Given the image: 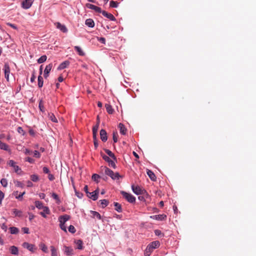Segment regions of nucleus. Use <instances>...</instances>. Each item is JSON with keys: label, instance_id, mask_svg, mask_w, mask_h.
Segmentation results:
<instances>
[{"label": "nucleus", "instance_id": "nucleus-1", "mask_svg": "<svg viewBox=\"0 0 256 256\" xmlns=\"http://www.w3.org/2000/svg\"><path fill=\"white\" fill-rule=\"evenodd\" d=\"M132 188L133 192L137 195L143 194L144 196L146 197L148 196L146 191L138 186L132 185Z\"/></svg>", "mask_w": 256, "mask_h": 256}, {"label": "nucleus", "instance_id": "nucleus-2", "mask_svg": "<svg viewBox=\"0 0 256 256\" xmlns=\"http://www.w3.org/2000/svg\"><path fill=\"white\" fill-rule=\"evenodd\" d=\"M104 169L106 174L110 176L113 180L118 179L120 177L118 172L114 173L112 170L107 167H104Z\"/></svg>", "mask_w": 256, "mask_h": 256}, {"label": "nucleus", "instance_id": "nucleus-3", "mask_svg": "<svg viewBox=\"0 0 256 256\" xmlns=\"http://www.w3.org/2000/svg\"><path fill=\"white\" fill-rule=\"evenodd\" d=\"M121 194L122 195L124 198L126 200L130 203H134L136 201V198L132 194H128L126 192L122 191Z\"/></svg>", "mask_w": 256, "mask_h": 256}, {"label": "nucleus", "instance_id": "nucleus-4", "mask_svg": "<svg viewBox=\"0 0 256 256\" xmlns=\"http://www.w3.org/2000/svg\"><path fill=\"white\" fill-rule=\"evenodd\" d=\"M103 159L108 163L109 166L112 167L114 168H116V165L114 160H112L109 156L102 154H101Z\"/></svg>", "mask_w": 256, "mask_h": 256}, {"label": "nucleus", "instance_id": "nucleus-5", "mask_svg": "<svg viewBox=\"0 0 256 256\" xmlns=\"http://www.w3.org/2000/svg\"><path fill=\"white\" fill-rule=\"evenodd\" d=\"M22 246L32 252H34V250H36V248L34 244H30L27 242H24L22 244Z\"/></svg>", "mask_w": 256, "mask_h": 256}, {"label": "nucleus", "instance_id": "nucleus-6", "mask_svg": "<svg viewBox=\"0 0 256 256\" xmlns=\"http://www.w3.org/2000/svg\"><path fill=\"white\" fill-rule=\"evenodd\" d=\"M4 76L6 79L7 81H9V75L10 74V68L8 63H5L4 68Z\"/></svg>", "mask_w": 256, "mask_h": 256}, {"label": "nucleus", "instance_id": "nucleus-7", "mask_svg": "<svg viewBox=\"0 0 256 256\" xmlns=\"http://www.w3.org/2000/svg\"><path fill=\"white\" fill-rule=\"evenodd\" d=\"M34 0H24L22 2V8L24 9H28L32 6Z\"/></svg>", "mask_w": 256, "mask_h": 256}, {"label": "nucleus", "instance_id": "nucleus-8", "mask_svg": "<svg viewBox=\"0 0 256 256\" xmlns=\"http://www.w3.org/2000/svg\"><path fill=\"white\" fill-rule=\"evenodd\" d=\"M86 6L88 8L93 10L97 12L101 13L102 12V9L96 6L94 4H86Z\"/></svg>", "mask_w": 256, "mask_h": 256}, {"label": "nucleus", "instance_id": "nucleus-9", "mask_svg": "<svg viewBox=\"0 0 256 256\" xmlns=\"http://www.w3.org/2000/svg\"><path fill=\"white\" fill-rule=\"evenodd\" d=\"M70 218V216L68 214L60 216L58 218L60 224H65V223Z\"/></svg>", "mask_w": 256, "mask_h": 256}, {"label": "nucleus", "instance_id": "nucleus-10", "mask_svg": "<svg viewBox=\"0 0 256 256\" xmlns=\"http://www.w3.org/2000/svg\"><path fill=\"white\" fill-rule=\"evenodd\" d=\"M52 64H49L47 65L45 68V70H44V76L45 78H46L48 76L52 68Z\"/></svg>", "mask_w": 256, "mask_h": 256}, {"label": "nucleus", "instance_id": "nucleus-11", "mask_svg": "<svg viewBox=\"0 0 256 256\" xmlns=\"http://www.w3.org/2000/svg\"><path fill=\"white\" fill-rule=\"evenodd\" d=\"M101 13H102V15L104 16L107 18L111 20L114 21L116 20L114 16L110 13H108V12L104 10H102Z\"/></svg>", "mask_w": 256, "mask_h": 256}, {"label": "nucleus", "instance_id": "nucleus-12", "mask_svg": "<svg viewBox=\"0 0 256 256\" xmlns=\"http://www.w3.org/2000/svg\"><path fill=\"white\" fill-rule=\"evenodd\" d=\"M55 25L56 28L60 29L63 32H68V29L66 26L64 25L61 24L60 22H56L55 24Z\"/></svg>", "mask_w": 256, "mask_h": 256}, {"label": "nucleus", "instance_id": "nucleus-13", "mask_svg": "<svg viewBox=\"0 0 256 256\" xmlns=\"http://www.w3.org/2000/svg\"><path fill=\"white\" fill-rule=\"evenodd\" d=\"M100 136L102 141L106 142L107 140V134L106 131L104 130H101L100 131Z\"/></svg>", "mask_w": 256, "mask_h": 256}, {"label": "nucleus", "instance_id": "nucleus-14", "mask_svg": "<svg viewBox=\"0 0 256 256\" xmlns=\"http://www.w3.org/2000/svg\"><path fill=\"white\" fill-rule=\"evenodd\" d=\"M148 246L154 250L160 246V243L159 241L156 240L150 242Z\"/></svg>", "mask_w": 256, "mask_h": 256}, {"label": "nucleus", "instance_id": "nucleus-15", "mask_svg": "<svg viewBox=\"0 0 256 256\" xmlns=\"http://www.w3.org/2000/svg\"><path fill=\"white\" fill-rule=\"evenodd\" d=\"M70 64V62L68 60H66L62 63H61L58 66V70H63L66 68Z\"/></svg>", "mask_w": 256, "mask_h": 256}, {"label": "nucleus", "instance_id": "nucleus-16", "mask_svg": "<svg viewBox=\"0 0 256 256\" xmlns=\"http://www.w3.org/2000/svg\"><path fill=\"white\" fill-rule=\"evenodd\" d=\"M0 148L6 151L10 152V150L9 148V146L0 140Z\"/></svg>", "mask_w": 256, "mask_h": 256}, {"label": "nucleus", "instance_id": "nucleus-17", "mask_svg": "<svg viewBox=\"0 0 256 256\" xmlns=\"http://www.w3.org/2000/svg\"><path fill=\"white\" fill-rule=\"evenodd\" d=\"M166 216L165 214H158L151 216L150 218L157 220H162L166 218Z\"/></svg>", "mask_w": 256, "mask_h": 256}, {"label": "nucleus", "instance_id": "nucleus-18", "mask_svg": "<svg viewBox=\"0 0 256 256\" xmlns=\"http://www.w3.org/2000/svg\"><path fill=\"white\" fill-rule=\"evenodd\" d=\"M118 128H120V132L122 134H126L127 130L125 128L124 126L122 124L120 123L118 124Z\"/></svg>", "mask_w": 256, "mask_h": 256}, {"label": "nucleus", "instance_id": "nucleus-19", "mask_svg": "<svg viewBox=\"0 0 256 256\" xmlns=\"http://www.w3.org/2000/svg\"><path fill=\"white\" fill-rule=\"evenodd\" d=\"M10 253L12 254L18 255V248L15 246H12L10 248Z\"/></svg>", "mask_w": 256, "mask_h": 256}, {"label": "nucleus", "instance_id": "nucleus-20", "mask_svg": "<svg viewBox=\"0 0 256 256\" xmlns=\"http://www.w3.org/2000/svg\"><path fill=\"white\" fill-rule=\"evenodd\" d=\"M147 174L151 180L155 181L156 180V176L150 170H147Z\"/></svg>", "mask_w": 256, "mask_h": 256}, {"label": "nucleus", "instance_id": "nucleus-21", "mask_svg": "<svg viewBox=\"0 0 256 256\" xmlns=\"http://www.w3.org/2000/svg\"><path fill=\"white\" fill-rule=\"evenodd\" d=\"M43 212H40V214L43 216L44 218H46V215L45 214H50V210L48 208V207L47 206H44V208H43Z\"/></svg>", "mask_w": 256, "mask_h": 256}, {"label": "nucleus", "instance_id": "nucleus-22", "mask_svg": "<svg viewBox=\"0 0 256 256\" xmlns=\"http://www.w3.org/2000/svg\"><path fill=\"white\" fill-rule=\"evenodd\" d=\"M85 24L86 26L90 28H93L94 26V22L91 18L86 20Z\"/></svg>", "mask_w": 256, "mask_h": 256}, {"label": "nucleus", "instance_id": "nucleus-23", "mask_svg": "<svg viewBox=\"0 0 256 256\" xmlns=\"http://www.w3.org/2000/svg\"><path fill=\"white\" fill-rule=\"evenodd\" d=\"M104 151L107 154L108 156L110 157L114 160L116 162V158L115 156L114 153H112L110 150H108V149H105Z\"/></svg>", "mask_w": 256, "mask_h": 256}, {"label": "nucleus", "instance_id": "nucleus-24", "mask_svg": "<svg viewBox=\"0 0 256 256\" xmlns=\"http://www.w3.org/2000/svg\"><path fill=\"white\" fill-rule=\"evenodd\" d=\"M154 250L148 246L144 252L145 256H150Z\"/></svg>", "mask_w": 256, "mask_h": 256}, {"label": "nucleus", "instance_id": "nucleus-25", "mask_svg": "<svg viewBox=\"0 0 256 256\" xmlns=\"http://www.w3.org/2000/svg\"><path fill=\"white\" fill-rule=\"evenodd\" d=\"M64 252L68 256L72 255L73 254V250L72 248L65 246L64 248Z\"/></svg>", "mask_w": 256, "mask_h": 256}, {"label": "nucleus", "instance_id": "nucleus-26", "mask_svg": "<svg viewBox=\"0 0 256 256\" xmlns=\"http://www.w3.org/2000/svg\"><path fill=\"white\" fill-rule=\"evenodd\" d=\"M89 198L92 199L94 200H96L98 199V196L96 194V192L94 193V192H89L87 194Z\"/></svg>", "mask_w": 256, "mask_h": 256}, {"label": "nucleus", "instance_id": "nucleus-27", "mask_svg": "<svg viewBox=\"0 0 256 256\" xmlns=\"http://www.w3.org/2000/svg\"><path fill=\"white\" fill-rule=\"evenodd\" d=\"M105 107H106V112L109 114H112L113 113L114 110H113L112 106L110 104H106Z\"/></svg>", "mask_w": 256, "mask_h": 256}, {"label": "nucleus", "instance_id": "nucleus-28", "mask_svg": "<svg viewBox=\"0 0 256 256\" xmlns=\"http://www.w3.org/2000/svg\"><path fill=\"white\" fill-rule=\"evenodd\" d=\"M114 206H115V210L118 212H122V208L121 205L117 202H114Z\"/></svg>", "mask_w": 256, "mask_h": 256}, {"label": "nucleus", "instance_id": "nucleus-29", "mask_svg": "<svg viewBox=\"0 0 256 256\" xmlns=\"http://www.w3.org/2000/svg\"><path fill=\"white\" fill-rule=\"evenodd\" d=\"M18 191H16L13 192V194L16 196V198L17 199L22 198V196L25 194V192H23L22 193L18 194Z\"/></svg>", "mask_w": 256, "mask_h": 256}, {"label": "nucleus", "instance_id": "nucleus-30", "mask_svg": "<svg viewBox=\"0 0 256 256\" xmlns=\"http://www.w3.org/2000/svg\"><path fill=\"white\" fill-rule=\"evenodd\" d=\"M99 202L100 203L101 206L102 208L106 206L109 203L108 201L106 200H100Z\"/></svg>", "mask_w": 256, "mask_h": 256}, {"label": "nucleus", "instance_id": "nucleus-31", "mask_svg": "<svg viewBox=\"0 0 256 256\" xmlns=\"http://www.w3.org/2000/svg\"><path fill=\"white\" fill-rule=\"evenodd\" d=\"M47 58V56L46 55H43L41 56L38 60V64H42L46 61Z\"/></svg>", "mask_w": 256, "mask_h": 256}, {"label": "nucleus", "instance_id": "nucleus-32", "mask_svg": "<svg viewBox=\"0 0 256 256\" xmlns=\"http://www.w3.org/2000/svg\"><path fill=\"white\" fill-rule=\"evenodd\" d=\"M74 50L78 52L79 55L84 56V53L80 47H79L78 46H74Z\"/></svg>", "mask_w": 256, "mask_h": 256}, {"label": "nucleus", "instance_id": "nucleus-33", "mask_svg": "<svg viewBox=\"0 0 256 256\" xmlns=\"http://www.w3.org/2000/svg\"><path fill=\"white\" fill-rule=\"evenodd\" d=\"M30 178L31 180H32L34 182H37L40 180L38 176L36 174L31 175Z\"/></svg>", "mask_w": 256, "mask_h": 256}, {"label": "nucleus", "instance_id": "nucleus-34", "mask_svg": "<svg viewBox=\"0 0 256 256\" xmlns=\"http://www.w3.org/2000/svg\"><path fill=\"white\" fill-rule=\"evenodd\" d=\"M35 206L38 209H43V208L44 207L43 206L42 203L38 200L35 202Z\"/></svg>", "mask_w": 256, "mask_h": 256}, {"label": "nucleus", "instance_id": "nucleus-35", "mask_svg": "<svg viewBox=\"0 0 256 256\" xmlns=\"http://www.w3.org/2000/svg\"><path fill=\"white\" fill-rule=\"evenodd\" d=\"M13 214L16 216H18L19 217H20L22 216V212L21 210H18L17 209L13 210Z\"/></svg>", "mask_w": 256, "mask_h": 256}, {"label": "nucleus", "instance_id": "nucleus-36", "mask_svg": "<svg viewBox=\"0 0 256 256\" xmlns=\"http://www.w3.org/2000/svg\"><path fill=\"white\" fill-rule=\"evenodd\" d=\"M10 229L11 234H17L19 232L18 228L16 227H10Z\"/></svg>", "mask_w": 256, "mask_h": 256}, {"label": "nucleus", "instance_id": "nucleus-37", "mask_svg": "<svg viewBox=\"0 0 256 256\" xmlns=\"http://www.w3.org/2000/svg\"><path fill=\"white\" fill-rule=\"evenodd\" d=\"M52 256H58V252L56 248L54 246H50Z\"/></svg>", "mask_w": 256, "mask_h": 256}, {"label": "nucleus", "instance_id": "nucleus-38", "mask_svg": "<svg viewBox=\"0 0 256 256\" xmlns=\"http://www.w3.org/2000/svg\"><path fill=\"white\" fill-rule=\"evenodd\" d=\"M48 118L52 122H58V120H57L55 116L53 114H49Z\"/></svg>", "mask_w": 256, "mask_h": 256}, {"label": "nucleus", "instance_id": "nucleus-39", "mask_svg": "<svg viewBox=\"0 0 256 256\" xmlns=\"http://www.w3.org/2000/svg\"><path fill=\"white\" fill-rule=\"evenodd\" d=\"M43 78L41 76H39L38 77V86L39 88H42L43 86Z\"/></svg>", "mask_w": 256, "mask_h": 256}, {"label": "nucleus", "instance_id": "nucleus-40", "mask_svg": "<svg viewBox=\"0 0 256 256\" xmlns=\"http://www.w3.org/2000/svg\"><path fill=\"white\" fill-rule=\"evenodd\" d=\"M90 212L92 214L93 217H96L99 220L101 219V216L98 212L92 210Z\"/></svg>", "mask_w": 256, "mask_h": 256}, {"label": "nucleus", "instance_id": "nucleus-41", "mask_svg": "<svg viewBox=\"0 0 256 256\" xmlns=\"http://www.w3.org/2000/svg\"><path fill=\"white\" fill-rule=\"evenodd\" d=\"M38 107L40 111H44V104L42 99L40 100L39 101Z\"/></svg>", "mask_w": 256, "mask_h": 256}, {"label": "nucleus", "instance_id": "nucleus-42", "mask_svg": "<svg viewBox=\"0 0 256 256\" xmlns=\"http://www.w3.org/2000/svg\"><path fill=\"white\" fill-rule=\"evenodd\" d=\"M118 4L119 3L118 2H115V1H114V0H111L110 2V6L111 8H117L118 6Z\"/></svg>", "mask_w": 256, "mask_h": 256}, {"label": "nucleus", "instance_id": "nucleus-43", "mask_svg": "<svg viewBox=\"0 0 256 256\" xmlns=\"http://www.w3.org/2000/svg\"><path fill=\"white\" fill-rule=\"evenodd\" d=\"M77 248L80 250L82 248V240H78L76 242Z\"/></svg>", "mask_w": 256, "mask_h": 256}, {"label": "nucleus", "instance_id": "nucleus-44", "mask_svg": "<svg viewBox=\"0 0 256 256\" xmlns=\"http://www.w3.org/2000/svg\"><path fill=\"white\" fill-rule=\"evenodd\" d=\"M40 246L43 252H48V248L44 244H41Z\"/></svg>", "mask_w": 256, "mask_h": 256}, {"label": "nucleus", "instance_id": "nucleus-45", "mask_svg": "<svg viewBox=\"0 0 256 256\" xmlns=\"http://www.w3.org/2000/svg\"><path fill=\"white\" fill-rule=\"evenodd\" d=\"M118 132H113L112 138H113V140H114V142H118Z\"/></svg>", "mask_w": 256, "mask_h": 256}, {"label": "nucleus", "instance_id": "nucleus-46", "mask_svg": "<svg viewBox=\"0 0 256 256\" xmlns=\"http://www.w3.org/2000/svg\"><path fill=\"white\" fill-rule=\"evenodd\" d=\"M13 168L14 172L18 174H20L22 172L21 168L17 165L14 166Z\"/></svg>", "mask_w": 256, "mask_h": 256}, {"label": "nucleus", "instance_id": "nucleus-47", "mask_svg": "<svg viewBox=\"0 0 256 256\" xmlns=\"http://www.w3.org/2000/svg\"><path fill=\"white\" fill-rule=\"evenodd\" d=\"M0 183L4 187H6L8 185L7 180L6 178H2L0 180Z\"/></svg>", "mask_w": 256, "mask_h": 256}, {"label": "nucleus", "instance_id": "nucleus-48", "mask_svg": "<svg viewBox=\"0 0 256 256\" xmlns=\"http://www.w3.org/2000/svg\"><path fill=\"white\" fill-rule=\"evenodd\" d=\"M98 128H99V122H96V125L94 126L92 128V132H96L97 133L98 129Z\"/></svg>", "mask_w": 256, "mask_h": 256}, {"label": "nucleus", "instance_id": "nucleus-49", "mask_svg": "<svg viewBox=\"0 0 256 256\" xmlns=\"http://www.w3.org/2000/svg\"><path fill=\"white\" fill-rule=\"evenodd\" d=\"M68 229V231L72 234H74L76 232L75 228L72 225H70Z\"/></svg>", "mask_w": 256, "mask_h": 256}, {"label": "nucleus", "instance_id": "nucleus-50", "mask_svg": "<svg viewBox=\"0 0 256 256\" xmlns=\"http://www.w3.org/2000/svg\"><path fill=\"white\" fill-rule=\"evenodd\" d=\"M99 178H100V176L98 174H94L92 177V180L95 182H98V180Z\"/></svg>", "mask_w": 256, "mask_h": 256}, {"label": "nucleus", "instance_id": "nucleus-51", "mask_svg": "<svg viewBox=\"0 0 256 256\" xmlns=\"http://www.w3.org/2000/svg\"><path fill=\"white\" fill-rule=\"evenodd\" d=\"M14 182L16 186L18 187H20V188L24 187L23 184H22L20 182H19L18 180H15V181H14Z\"/></svg>", "mask_w": 256, "mask_h": 256}, {"label": "nucleus", "instance_id": "nucleus-52", "mask_svg": "<svg viewBox=\"0 0 256 256\" xmlns=\"http://www.w3.org/2000/svg\"><path fill=\"white\" fill-rule=\"evenodd\" d=\"M17 131L20 134H22V135L24 134V132L22 127H20V126L18 127V128L17 129Z\"/></svg>", "mask_w": 256, "mask_h": 256}, {"label": "nucleus", "instance_id": "nucleus-53", "mask_svg": "<svg viewBox=\"0 0 256 256\" xmlns=\"http://www.w3.org/2000/svg\"><path fill=\"white\" fill-rule=\"evenodd\" d=\"M8 164L10 166H12L14 168V166H16V162H14L13 160H10L8 162Z\"/></svg>", "mask_w": 256, "mask_h": 256}, {"label": "nucleus", "instance_id": "nucleus-54", "mask_svg": "<svg viewBox=\"0 0 256 256\" xmlns=\"http://www.w3.org/2000/svg\"><path fill=\"white\" fill-rule=\"evenodd\" d=\"M4 194L0 190V204H2V200L4 198Z\"/></svg>", "mask_w": 256, "mask_h": 256}, {"label": "nucleus", "instance_id": "nucleus-55", "mask_svg": "<svg viewBox=\"0 0 256 256\" xmlns=\"http://www.w3.org/2000/svg\"><path fill=\"white\" fill-rule=\"evenodd\" d=\"M34 156L38 158L40 156V154L38 150H34Z\"/></svg>", "mask_w": 256, "mask_h": 256}, {"label": "nucleus", "instance_id": "nucleus-56", "mask_svg": "<svg viewBox=\"0 0 256 256\" xmlns=\"http://www.w3.org/2000/svg\"><path fill=\"white\" fill-rule=\"evenodd\" d=\"M98 40L102 44H105L106 39L104 38H97Z\"/></svg>", "mask_w": 256, "mask_h": 256}, {"label": "nucleus", "instance_id": "nucleus-57", "mask_svg": "<svg viewBox=\"0 0 256 256\" xmlns=\"http://www.w3.org/2000/svg\"><path fill=\"white\" fill-rule=\"evenodd\" d=\"M60 228L63 230L64 232H66V227L65 226V224H60Z\"/></svg>", "mask_w": 256, "mask_h": 256}, {"label": "nucleus", "instance_id": "nucleus-58", "mask_svg": "<svg viewBox=\"0 0 256 256\" xmlns=\"http://www.w3.org/2000/svg\"><path fill=\"white\" fill-rule=\"evenodd\" d=\"M43 172L45 174H48L50 173V170L46 166H44L42 168Z\"/></svg>", "mask_w": 256, "mask_h": 256}, {"label": "nucleus", "instance_id": "nucleus-59", "mask_svg": "<svg viewBox=\"0 0 256 256\" xmlns=\"http://www.w3.org/2000/svg\"><path fill=\"white\" fill-rule=\"evenodd\" d=\"M6 24L10 26L11 28H13L14 29H15V30H17L18 29V28L17 26L14 24H11V23H10V22H8Z\"/></svg>", "mask_w": 256, "mask_h": 256}, {"label": "nucleus", "instance_id": "nucleus-60", "mask_svg": "<svg viewBox=\"0 0 256 256\" xmlns=\"http://www.w3.org/2000/svg\"><path fill=\"white\" fill-rule=\"evenodd\" d=\"M26 161L29 162L30 163H33L34 162V160L30 157H27L26 158Z\"/></svg>", "mask_w": 256, "mask_h": 256}, {"label": "nucleus", "instance_id": "nucleus-61", "mask_svg": "<svg viewBox=\"0 0 256 256\" xmlns=\"http://www.w3.org/2000/svg\"><path fill=\"white\" fill-rule=\"evenodd\" d=\"M48 178L50 180L52 181L54 179V176L53 174L49 173L48 176Z\"/></svg>", "mask_w": 256, "mask_h": 256}, {"label": "nucleus", "instance_id": "nucleus-62", "mask_svg": "<svg viewBox=\"0 0 256 256\" xmlns=\"http://www.w3.org/2000/svg\"><path fill=\"white\" fill-rule=\"evenodd\" d=\"M22 230L24 234H29V228H22Z\"/></svg>", "mask_w": 256, "mask_h": 256}, {"label": "nucleus", "instance_id": "nucleus-63", "mask_svg": "<svg viewBox=\"0 0 256 256\" xmlns=\"http://www.w3.org/2000/svg\"><path fill=\"white\" fill-rule=\"evenodd\" d=\"M26 184H27V186L28 187H32L34 184H32V182L30 181V180H28L26 182Z\"/></svg>", "mask_w": 256, "mask_h": 256}, {"label": "nucleus", "instance_id": "nucleus-64", "mask_svg": "<svg viewBox=\"0 0 256 256\" xmlns=\"http://www.w3.org/2000/svg\"><path fill=\"white\" fill-rule=\"evenodd\" d=\"M52 197L54 199H55V200H59V198H58V194H55V193H52Z\"/></svg>", "mask_w": 256, "mask_h": 256}]
</instances>
